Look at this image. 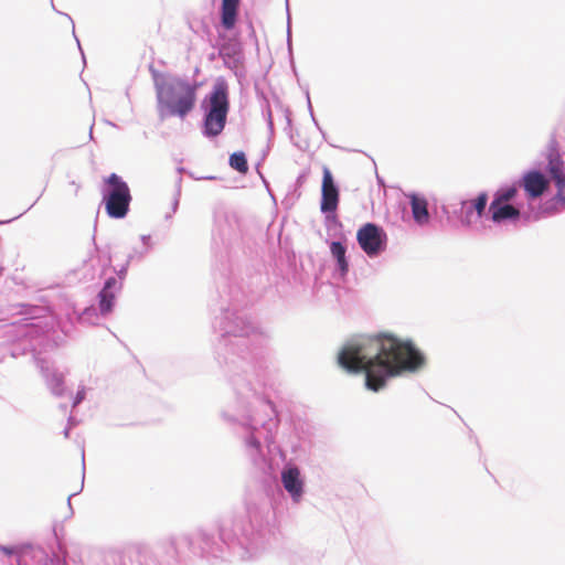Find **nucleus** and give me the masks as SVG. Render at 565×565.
<instances>
[{"mask_svg":"<svg viewBox=\"0 0 565 565\" xmlns=\"http://www.w3.org/2000/svg\"><path fill=\"white\" fill-rule=\"evenodd\" d=\"M73 35H74V38H75V40H76V42H77V46H78V49H79V51H81L83 62L85 63V62H86V58H85V55H84V52H83L82 45H81V43H79V40L77 39V36H76V34H75V30H74V29H73Z\"/></svg>","mask_w":565,"mask_h":565,"instance_id":"e433bc0d","label":"nucleus"},{"mask_svg":"<svg viewBox=\"0 0 565 565\" xmlns=\"http://www.w3.org/2000/svg\"><path fill=\"white\" fill-rule=\"evenodd\" d=\"M110 264H111V256L109 255L108 256V267H111V269L114 270V273L116 275L115 277H117L122 282L128 274L130 264L126 260L119 268L113 267Z\"/></svg>","mask_w":565,"mask_h":565,"instance_id":"c85d7f7f","label":"nucleus"},{"mask_svg":"<svg viewBox=\"0 0 565 565\" xmlns=\"http://www.w3.org/2000/svg\"><path fill=\"white\" fill-rule=\"evenodd\" d=\"M488 200V193L484 191L480 192L473 200H468L472 209L477 211V218H480L486 214Z\"/></svg>","mask_w":565,"mask_h":565,"instance_id":"b1692460","label":"nucleus"},{"mask_svg":"<svg viewBox=\"0 0 565 565\" xmlns=\"http://www.w3.org/2000/svg\"><path fill=\"white\" fill-rule=\"evenodd\" d=\"M230 167L238 173L245 174L248 172L247 156L244 151H235L230 156Z\"/></svg>","mask_w":565,"mask_h":565,"instance_id":"5701e85b","label":"nucleus"},{"mask_svg":"<svg viewBox=\"0 0 565 565\" xmlns=\"http://www.w3.org/2000/svg\"><path fill=\"white\" fill-rule=\"evenodd\" d=\"M267 514L266 510L248 504L246 514L221 515L215 529L198 526L190 532L161 537L153 543L160 564L184 565L183 547L209 565L253 559L274 537Z\"/></svg>","mask_w":565,"mask_h":565,"instance_id":"f03ea898","label":"nucleus"},{"mask_svg":"<svg viewBox=\"0 0 565 565\" xmlns=\"http://www.w3.org/2000/svg\"><path fill=\"white\" fill-rule=\"evenodd\" d=\"M70 431H71V427L70 426H66L63 430V435L65 438H68L70 437Z\"/></svg>","mask_w":565,"mask_h":565,"instance_id":"c03bdc74","label":"nucleus"},{"mask_svg":"<svg viewBox=\"0 0 565 565\" xmlns=\"http://www.w3.org/2000/svg\"><path fill=\"white\" fill-rule=\"evenodd\" d=\"M306 96H307L308 110L310 113V116H312L315 114H313V109H312V105H311V100H310V96H309V92L308 90L306 92Z\"/></svg>","mask_w":565,"mask_h":565,"instance_id":"58836bf2","label":"nucleus"},{"mask_svg":"<svg viewBox=\"0 0 565 565\" xmlns=\"http://www.w3.org/2000/svg\"><path fill=\"white\" fill-rule=\"evenodd\" d=\"M215 295L210 302L214 313L212 326L218 332L213 342V358L234 395L221 407L220 417L232 429L242 431L245 455L257 472L256 483L266 499L259 503L247 500L244 511L230 513L246 514L248 504L267 511L274 537L264 548L265 552L278 541L270 508L276 497L284 494L277 472L279 461L284 462L280 483L294 504L303 500L306 478L299 466L286 460V454L276 444L280 420L274 402L250 380L265 367L263 348L255 341L264 338L262 329L245 308L247 301L244 291L234 286L228 276L221 274L215 278Z\"/></svg>","mask_w":565,"mask_h":565,"instance_id":"f257e3e1","label":"nucleus"},{"mask_svg":"<svg viewBox=\"0 0 565 565\" xmlns=\"http://www.w3.org/2000/svg\"><path fill=\"white\" fill-rule=\"evenodd\" d=\"M258 173H259V175H260L262 180L264 181V183L267 185V182H266L265 177H264L259 171H258Z\"/></svg>","mask_w":565,"mask_h":565,"instance_id":"09e8293b","label":"nucleus"},{"mask_svg":"<svg viewBox=\"0 0 565 565\" xmlns=\"http://www.w3.org/2000/svg\"><path fill=\"white\" fill-rule=\"evenodd\" d=\"M89 138L93 139V126H90V129H89Z\"/></svg>","mask_w":565,"mask_h":565,"instance_id":"8fccbe9b","label":"nucleus"},{"mask_svg":"<svg viewBox=\"0 0 565 565\" xmlns=\"http://www.w3.org/2000/svg\"><path fill=\"white\" fill-rule=\"evenodd\" d=\"M520 191V186L518 181L512 184H503L501 185L493 194L492 200H498L501 203H510L518 196Z\"/></svg>","mask_w":565,"mask_h":565,"instance_id":"412c9836","label":"nucleus"},{"mask_svg":"<svg viewBox=\"0 0 565 565\" xmlns=\"http://www.w3.org/2000/svg\"><path fill=\"white\" fill-rule=\"evenodd\" d=\"M3 351L6 353L10 354V356L12 359H17V358H19L21 355L28 354L32 350H31V345L30 344L18 343V344H13L11 347H4Z\"/></svg>","mask_w":565,"mask_h":565,"instance_id":"a878e982","label":"nucleus"},{"mask_svg":"<svg viewBox=\"0 0 565 565\" xmlns=\"http://www.w3.org/2000/svg\"><path fill=\"white\" fill-rule=\"evenodd\" d=\"M241 0H222L221 4L239 6Z\"/></svg>","mask_w":565,"mask_h":565,"instance_id":"4c0bfd02","label":"nucleus"},{"mask_svg":"<svg viewBox=\"0 0 565 565\" xmlns=\"http://www.w3.org/2000/svg\"><path fill=\"white\" fill-rule=\"evenodd\" d=\"M306 179H307V173L306 172L300 173L296 179V185L301 186L305 183Z\"/></svg>","mask_w":565,"mask_h":565,"instance_id":"f704fd0d","label":"nucleus"},{"mask_svg":"<svg viewBox=\"0 0 565 565\" xmlns=\"http://www.w3.org/2000/svg\"><path fill=\"white\" fill-rule=\"evenodd\" d=\"M82 461H83V472L85 471V454L82 452ZM84 486V478L82 479V487Z\"/></svg>","mask_w":565,"mask_h":565,"instance_id":"a18cd8bd","label":"nucleus"},{"mask_svg":"<svg viewBox=\"0 0 565 565\" xmlns=\"http://www.w3.org/2000/svg\"><path fill=\"white\" fill-rule=\"evenodd\" d=\"M85 396H86L85 387L81 386L77 390L75 396L73 397L72 407L73 408L77 407L85 399Z\"/></svg>","mask_w":565,"mask_h":565,"instance_id":"2f4dec72","label":"nucleus"},{"mask_svg":"<svg viewBox=\"0 0 565 565\" xmlns=\"http://www.w3.org/2000/svg\"><path fill=\"white\" fill-rule=\"evenodd\" d=\"M554 154L561 153L558 150L557 141L552 139L548 143L546 162H535V164L532 168L525 170L521 178L518 180L519 186L520 189H523L525 198L529 202V207L533 215L537 209L532 206V202L547 193L550 191L551 184L554 183V179L548 171L550 159Z\"/></svg>","mask_w":565,"mask_h":565,"instance_id":"423d86ee","label":"nucleus"},{"mask_svg":"<svg viewBox=\"0 0 565 565\" xmlns=\"http://www.w3.org/2000/svg\"><path fill=\"white\" fill-rule=\"evenodd\" d=\"M122 288V282L115 276H110L105 279L100 290L111 292L116 295Z\"/></svg>","mask_w":565,"mask_h":565,"instance_id":"bb28decb","label":"nucleus"},{"mask_svg":"<svg viewBox=\"0 0 565 565\" xmlns=\"http://www.w3.org/2000/svg\"><path fill=\"white\" fill-rule=\"evenodd\" d=\"M452 214L456 215L462 226L469 227L473 223V218L477 217V211H475L468 200H462L459 207L454 209Z\"/></svg>","mask_w":565,"mask_h":565,"instance_id":"6ab92c4d","label":"nucleus"},{"mask_svg":"<svg viewBox=\"0 0 565 565\" xmlns=\"http://www.w3.org/2000/svg\"><path fill=\"white\" fill-rule=\"evenodd\" d=\"M340 186L335 181L331 170L323 166L321 181L320 210L339 207Z\"/></svg>","mask_w":565,"mask_h":565,"instance_id":"ddd939ff","label":"nucleus"},{"mask_svg":"<svg viewBox=\"0 0 565 565\" xmlns=\"http://www.w3.org/2000/svg\"><path fill=\"white\" fill-rule=\"evenodd\" d=\"M291 67H292L294 72L296 73V66H295V64H294V61H292V60H291Z\"/></svg>","mask_w":565,"mask_h":565,"instance_id":"3c124183","label":"nucleus"},{"mask_svg":"<svg viewBox=\"0 0 565 565\" xmlns=\"http://www.w3.org/2000/svg\"><path fill=\"white\" fill-rule=\"evenodd\" d=\"M9 221H0V224H4V223H8Z\"/></svg>","mask_w":565,"mask_h":565,"instance_id":"864d4df0","label":"nucleus"},{"mask_svg":"<svg viewBox=\"0 0 565 565\" xmlns=\"http://www.w3.org/2000/svg\"><path fill=\"white\" fill-rule=\"evenodd\" d=\"M238 20V7L221 4V25L224 30L231 31Z\"/></svg>","mask_w":565,"mask_h":565,"instance_id":"aec40b11","label":"nucleus"},{"mask_svg":"<svg viewBox=\"0 0 565 565\" xmlns=\"http://www.w3.org/2000/svg\"><path fill=\"white\" fill-rule=\"evenodd\" d=\"M487 217L491 220L494 224L501 225L505 223L515 224L521 220L524 222H529L533 218V214H526L522 211L521 206H514L510 203H501L498 200H492L490 202Z\"/></svg>","mask_w":565,"mask_h":565,"instance_id":"f8f14e48","label":"nucleus"},{"mask_svg":"<svg viewBox=\"0 0 565 565\" xmlns=\"http://www.w3.org/2000/svg\"><path fill=\"white\" fill-rule=\"evenodd\" d=\"M441 210H443V213L446 215H448L450 213L449 209L446 205H443Z\"/></svg>","mask_w":565,"mask_h":565,"instance_id":"49530a36","label":"nucleus"},{"mask_svg":"<svg viewBox=\"0 0 565 565\" xmlns=\"http://www.w3.org/2000/svg\"><path fill=\"white\" fill-rule=\"evenodd\" d=\"M86 558L89 565H137L134 543L90 547Z\"/></svg>","mask_w":565,"mask_h":565,"instance_id":"9d476101","label":"nucleus"},{"mask_svg":"<svg viewBox=\"0 0 565 565\" xmlns=\"http://www.w3.org/2000/svg\"><path fill=\"white\" fill-rule=\"evenodd\" d=\"M218 56L223 60L224 66L234 72L235 76L241 78L244 76V72L238 70V65L242 63V47L239 43L225 40L217 45Z\"/></svg>","mask_w":565,"mask_h":565,"instance_id":"4468645a","label":"nucleus"},{"mask_svg":"<svg viewBox=\"0 0 565 565\" xmlns=\"http://www.w3.org/2000/svg\"><path fill=\"white\" fill-rule=\"evenodd\" d=\"M200 110L201 135L209 140L216 139L224 132L231 110L230 85L225 77L214 79L210 92L200 102Z\"/></svg>","mask_w":565,"mask_h":565,"instance_id":"39448f33","label":"nucleus"},{"mask_svg":"<svg viewBox=\"0 0 565 565\" xmlns=\"http://www.w3.org/2000/svg\"><path fill=\"white\" fill-rule=\"evenodd\" d=\"M137 565H161L154 545L134 543Z\"/></svg>","mask_w":565,"mask_h":565,"instance_id":"a211bd4d","label":"nucleus"},{"mask_svg":"<svg viewBox=\"0 0 565 565\" xmlns=\"http://www.w3.org/2000/svg\"><path fill=\"white\" fill-rule=\"evenodd\" d=\"M98 319L97 309L94 306L86 307L81 315L78 316V320L82 323H90L95 324V320Z\"/></svg>","mask_w":565,"mask_h":565,"instance_id":"cd10ccee","label":"nucleus"},{"mask_svg":"<svg viewBox=\"0 0 565 565\" xmlns=\"http://www.w3.org/2000/svg\"><path fill=\"white\" fill-rule=\"evenodd\" d=\"M329 247L332 258L334 259L333 277L339 280H344L350 269V263L347 257V245L343 241H332Z\"/></svg>","mask_w":565,"mask_h":565,"instance_id":"dca6fc26","label":"nucleus"},{"mask_svg":"<svg viewBox=\"0 0 565 565\" xmlns=\"http://www.w3.org/2000/svg\"><path fill=\"white\" fill-rule=\"evenodd\" d=\"M102 198L108 217L122 220L128 215L132 196L128 183L119 174L113 172L104 179Z\"/></svg>","mask_w":565,"mask_h":565,"instance_id":"6e6552de","label":"nucleus"},{"mask_svg":"<svg viewBox=\"0 0 565 565\" xmlns=\"http://www.w3.org/2000/svg\"><path fill=\"white\" fill-rule=\"evenodd\" d=\"M97 302H98L97 309L99 311V315L103 317H106L109 313H111L114 310L115 302H116V295L108 292V291L99 290V292L97 294Z\"/></svg>","mask_w":565,"mask_h":565,"instance_id":"4be33fe9","label":"nucleus"},{"mask_svg":"<svg viewBox=\"0 0 565 565\" xmlns=\"http://www.w3.org/2000/svg\"><path fill=\"white\" fill-rule=\"evenodd\" d=\"M60 408H61L63 412H65V411H66V408H67V405H66V404H61V405H60Z\"/></svg>","mask_w":565,"mask_h":565,"instance_id":"de8ad7c7","label":"nucleus"},{"mask_svg":"<svg viewBox=\"0 0 565 565\" xmlns=\"http://www.w3.org/2000/svg\"><path fill=\"white\" fill-rule=\"evenodd\" d=\"M2 360H3V355H2V356H0V362H2Z\"/></svg>","mask_w":565,"mask_h":565,"instance_id":"5fc2aeb1","label":"nucleus"},{"mask_svg":"<svg viewBox=\"0 0 565 565\" xmlns=\"http://www.w3.org/2000/svg\"><path fill=\"white\" fill-rule=\"evenodd\" d=\"M76 494H77V492H74V493L70 494L68 498H67V504H68V508L71 510V513H73V508H72V504H71V499L73 497H75Z\"/></svg>","mask_w":565,"mask_h":565,"instance_id":"37998d69","label":"nucleus"},{"mask_svg":"<svg viewBox=\"0 0 565 565\" xmlns=\"http://www.w3.org/2000/svg\"><path fill=\"white\" fill-rule=\"evenodd\" d=\"M356 241L361 249L371 258L380 256L387 246V234L375 223L363 224L356 233Z\"/></svg>","mask_w":565,"mask_h":565,"instance_id":"9b49d317","label":"nucleus"},{"mask_svg":"<svg viewBox=\"0 0 565 565\" xmlns=\"http://www.w3.org/2000/svg\"><path fill=\"white\" fill-rule=\"evenodd\" d=\"M266 120H267V126H268L270 134H274L273 115H271L270 106L268 104H267V109H266Z\"/></svg>","mask_w":565,"mask_h":565,"instance_id":"473e14b6","label":"nucleus"},{"mask_svg":"<svg viewBox=\"0 0 565 565\" xmlns=\"http://www.w3.org/2000/svg\"><path fill=\"white\" fill-rule=\"evenodd\" d=\"M311 119H312V121H313L315 126L318 128V130L322 134L323 138H326L324 131H323V130H322V128L320 127V125H319V122H318L317 118L315 117V115H312V116H311Z\"/></svg>","mask_w":565,"mask_h":565,"instance_id":"ea45409f","label":"nucleus"},{"mask_svg":"<svg viewBox=\"0 0 565 565\" xmlns=\"http://www.w3.org/2000/svg\"><path fill=\"white\" fill-rule=\"evenodd\" d=\"M548 171L554 179L556 193L539 205L537 211L534 212L535 221L554 215L565 209V162L562 154L552 156Z\"/></svg>","mask_w":565,"mask_h":565,"instance_id":"1a4fd4ad","label":"nucleus"},{"mask_svg":"<svg viewBox=\"0 0 565 565\" xmlns=\"http://www.w3.org/2000/svg\"><path fill=\"white\" fill-rule=\"evenodd\" d=\"M286 11H287V46L289 55L292 56V42H291V18L289 12V2L286 0Z\"/></svg>","mask_w":565,"mask_h":565,"instance_id":"7c9ffc66","label":"nucleus"},{"mask_svg":"<svg viewBox=\"0 0 565 565\" xmlns=\"http://www.w3.org/2000/svg\"><path fill=\"white\" fill-rule=\"evenodd\" d=\"M412 211V217L418 226H425L430 222L429 204L426 196L418 192L405 193Z\"/></svg>","mask_w":565,"mask_h":565,"instance_id":"2eb2a0df","label":"nucleus"},{"mask_svg":"<svg viewBox=\"0 0 565 565\" xmlns=\"http://www.w3.org/2000/svg\"><path fill=\"white\" fill-rule=\"evenodd\" d=\"M338 209L339 207L320 210L321 214L324 216V224L329 230L342 227V223L338 216Z\"/></svg>","mask_w":565,"mask_h":565,"instance_id":"393cba45","label":"nucleus"},{"mask_svg":"<svg viewBox=\"0 0 565 565\" xmlns=\"http://www.w3.org/2000/svg\"><path fill=\"white\" fill-rule=\"evenodd\" d=\"M55 547H51L49 553L43 547L15 546V545H0V551L13 557L11 565H67L66 556L67 551L65 546L54 539Z\"/></svg>","mask_w":565,"mask_h":565,"instance_id":"0eeeda50","label":"nucleus"},{"mask_svg":"<svg viewBox=\"0 0 565 565\" xmlns=\"http://www.w3.org/2000/svg\"><path fill=\"white\" fill-rule=\"evenodd\" d=\"M337 360L348 373H363L365 387L372 392H380L392 379L419 372L426 364L424 353L412 340L387 332L353 335Z\"/></svg>","mask_w":565,"mask_h":565,"instance_id":"7ed1b4c3","label":"nucleus"},{"mask_svg":"<svg viewBox=\"0 0 565 565\" xmlns=\"http://www.w3.org/2000/svg\"><path fill=\"white\" fill-rule=\"evenodd\" d=\"M42 373L50 392L56 397H62L66 390L63 373L50 367H42Z\"/></svg>","mask_w":565,"mask_h":565,"instance_id":"f3484780","label":"nucleus"},{"mask_svg":"<svg viewBox=\"0 0 565 565\" xmlns=\"http://www.w3.org/2000/svg\"><path fill=\"white\" fill-rule=\"evenodd\" d=\"M171 216H172V212H171V213H168V214L166 215V218L168 220V218H170Z\"/></svg>","mask_w":565,"mask_h":565,"instance_id":"603ef678","label":"nucleus"},{"mask_svg":"<svg viewBox=\"0 0 565 565\" xmlns=\"http://www.w3.org/2000/svg\"><path fill=\"white\" fill-rule=\"evenodd\" d=\"M156 98L158 115L161 120L168 117L184 119L195 107L196 93L200 84L169 73H162L149 65Z\"/></svg>","mask_w":565,"mask_h":565,"instance_id":"20e7f679","label":"nucleus"},{"mask_svg":"<svg viewBox=\"0 0 565 565\" xmlns=\"http://www.w3.org/2000/svg\"><path fill=\"white\" fill-rule=\"evenodd\" d=\"M70 185H72V188H74V193H75V195H77V192L79 190V184H77L75 181H71Z\"/></svg>","mask_w":565,"mask_h":565,"instance_id":"79ce46f5","label":"nucleus"},{"mask_svg":"<svg viewBox=\"0 0 565 565\" xmlns=\"http://www.w3.org/2000/svg\"><path fill=\"white\" fill-rule=\"evenodd\" d=\"M180 202V190L177 191L173 202H172V213H175L179 207Z\"/></svg>","mask_w":565,"mask_h":565,"instance_id":"72a5a7b5","label":"nucleus"},{"mask_svg":"<svg viewBox=\"0 0 565 565\" xmlns=\"http://www.w3.org/2000/svg\"><path fill=\"white\" fill-rule=\"evenodd\" d=\"M148 248L143 247L142 249L134 248L128 255L126 260L131 264L132 262H141L143 257L147 255Z\"/></svg>","mask_w":565,"mask_h":565,"instance_id":"c756f323","label":"nucleus"},{"mask_svg":"<svg viewBox=\"0 0 565 565\" xmlns=\"http://www.w3.org/2000/svg\"><path fill=\"white\" fill-rule=\"evenodd\" d=\"M76 425H77V420L75 419V417L70 416V417L67 418V426H70V427L72 428V427H74V426H76Z\"/></svg>","mask_w":565,"mask_h":565,"instance_id":"a19ab883","label":"nucleus"},{"mask_svg":"<svg viewBox=\"0 0 565 565\" xmlns=\"http://www.w3.org/2000/svg\"><path fill=\"white\" fill-rule=\"evenodd\" d=\"M140 239H141V242L143 244V247H147L149 249L151 236L150 235H141Z\"/></svg>","mask_w":565,"mask_h":565,"instance_id":"c9c22d12","label":"nucleus"}]
</instances>
